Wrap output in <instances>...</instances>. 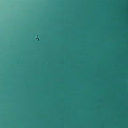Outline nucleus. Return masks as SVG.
I'll use <instances>...</instances> for the list:
<instances>
[{"instance_id": "1", "label": "nucleus", "mask_w": 128, "mask_h": 128, "mask_svg": "<svg viewBox=\"0 0 128 128\" xmlns=\"http://www.w3.org/2000/svg\"><path fill=\"white\" fill-rule=\"evenodd\" d=\"M36 39H38V38H36Z\"/></svg>"}]
</instances>
